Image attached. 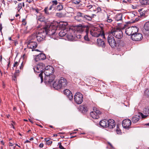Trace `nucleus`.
Segmentation results:
<instances>
[{
    "label": "nucleus",
    "instance_id": "nucleus-1",
    "mask_svg": "<svg viewBox=\"0 0 149 149\" xmlns=\"http://www.w3.org/2000/svg\"><path fill=\"white\" fill-rule=\"evenodd\" d=\"M84 28L82 27L77 28L76 30L70 28L68 30L64 29L61 30L59 33V35L60 37H63L67 34V39L70 41H76L77 39H80L81 37L80 33L84 31Z\"/></svg>",
    "mask_w": 149,
    "mask_h": 149
},
{
    "label": "nucleus",
    "instance_id": "nucleus-2",
    "mask_svg": "<svg viewBox=\"0 0 149 149\" xmlns=\"http://www.w3.org/2000/svg\"><path fill=\"white\" fill-rule=\"evenodd\" d=\"M57 25L51 24L49 26H47L45 28L41 29L37 33L36 36V39L38 42H40L44 40L46 35L51 36L52 38L55 39L54 36H56L55 32L56 30Z\"/></svg>",
    "mask_w": 149,
    "mask_h": 149
},
{
    "label": "nucleus",
    "instance_id": "nucleus-3",
    "mask_svg": "<svg viewBox=\"0 0 149 149\" xmlns=\"http://www.w3.org/2000/svg\"><path fill=\"white\" fill-rule=\"evenodd\" d=\"M66 80L63 77H61L59 80H56L53 84V86L56 89L58 90L64 88L67 85Z\"/></svg>",
    "mask_w": 149,
    "mask_h": 149
},
{
    "label": "nucleus",
    "instance_id": "nucleus-4",
    "mask_svg": "<svg viewBox=\"0 0 149 149\" xmlns=\"http://www.w3.org/2000/svg\"><path fill=\"white\" fill-rule=\"evenodd\" d=\"M45 68V65L42 63H38L36 66L33 67V69L35 72H41L39 74V78L41 80V83L43 81L42 74Z\"/></svg>",
    "mask_w": 149,
    "mask_h": 149
},
{
    "label": "nucleus",
    "instance_id": "nucleus-5",
    "mask_svg": "<svg viewBox=\"0 0 149 149\" xmlns=\"http://www.w3.org/2000/svg\"><path fill=\"white\" fill-rule=\"evenodd\" d=\"M35 39L36 36L35 35H33L28 37L27 47L29 48L34 49L37 47V44L36 42L34 41Z\"/></svg>",
    "mask_w": 149,
    "mask_h": 149
},
{
    "label": "nucleus",
    "instance_id": "nucleus-6",
    "mask_svg": "<svg viewBox=\"0 0 149 149\" xmlns=\"http://www.w3.org/2000/svg\"><path fill=\"white\" fill-rule=\"evenodd\" d=\"M110 33L118 39L121 38L123 36V33L121 30L116 28L111 30Z\"/></svg>",
    "mask_w": 149,
    "mask_h": 149
},
{
    "label": "nucleus",
    "instance_id": "nucleus-7",
    "mask_svg": "<svg viewBox=\"0 0 149 149\" xmlns=\"http://www.w3.org/2000/svg\"><path fill=\"white\" fill-rule=\"evenodd\" d=\"M91 35L93 36L98 37L100 35L103 36L104 33H101V30L97 28H94L90 31Z\"/></svg>",
    "mask_w": 149,
    "mask_h": 149
},
{
    "label": "nucleus",
    "instance_id": "nucleus-8",
    "mask_svg": "<svg viewBox=\"0 0 149 149\" xmlns=\"http://www.w3.org/2000/svg\"><path fill=\"white\" fill-rule=\"evenodd\" d=\"M75 102L78 104H81L83 101L82 95L80 92H77L74 97Z\"/></svg>",
    "mask_w": 149,
    "mask_h": 149
},
{
    "label": "nucleus",
    "instance_id": "nucleus-9",
    "mask_svg": "<svg viewBox=\"0 0 149 149\" xmlns=\"http://www.w3.org/2000/svg\"><path fill=\"white\" fill-rule=\"evenodd\" d=\"M54 68L51 66H47L45 67L43 70V72L45 76H47L51 74H52L54 73Z\"/></svg>",
    "mask_w": 149,
    "mask_h": 149
},
{
    "label": "nucleus",
    "instance_id": "nucleus-10",
    "mask_svg": "<svg viewBox=\"0 0 149 149\" xmlns=\"http://www.w3.org/2000/svg\"><path fill=\"white\" fill-rule=\"evenodd\" d=\"M108 42L110 45L112 47H114L116 45V42L113 36L109 33L108 37Z\"/></svg>",
    "mask_w": 149,
    "mask_h": 149
},
{
    "label": "nucleus",
    "instance_id": "nucleus-11",
    "mask_svg": "<svg viewBox=\"0 0 149 149\" xmlns=\"http://www.w3.org/2000/svg\"><path fill=\"white\" fill-rule=\"evenodd\" d=\"M142 38V34L139 33H133L131 36V38L132 40L136 41L140 40Z\"/></svg>",
    "mask_w": 149,
    "mask_h": 149
},
{
    "label": "nucleus",
    "instance_id": "nucleus-12",
    "mask_svg": "<svg viewBox=\"0 0 149 149\" xmlns=\"http://www.w3.org/2000/svg\"><path fill=\"white\" fill-rule=\"evenodd\" d=\"M101 114V112L99 110L96 109L95 111H92L90 113L91 116L93 118L97 119L99 118V116Z\"/></svg>",
    "mask_w": 149,
    "mask_h": 149
},
{
    "label": "nucleus",
    "instance_id": "nucleus-13",
    "mask_svg": "<svg viewBox=\"0 0 149 149\" xmlns=\"http://www.w3.org/2000/svg\"><path fill=\"white\" fill-rule=\"evenodd\" d=\"M131 124V121L129 119L124 120L122 123V125L123 127L125 129H128Z\"/></svg>",
    "mask_w": 149,
    "mask_h": 149
},
{
    "label": "nucleus",
    "instance_id": "nucleus-14",
    "mask_svg": "<svg viewBox=\"0 0 149 149\" xmlns=\"http://www.w3.org/2000/svg\"><path fill=\"white\" fill-rule=\"evenodd\" d=\"M46 58V56L45 54L42 53L36 55L34 57V60L36 62H38L41 60H44Z\"/></svg>",
    "mask_w": 149,
    "mask_h": 149
},
{
    "label": "nucleus",
    "instance_id": "nucleus-15",
    "mask_svg": "<svg viewBox=\"0 0 149 149\" xmlns=\"http://www.w3.org/2000/svg\"><path fill=\"white\" fill-rule=\"evenodd\" d=\"M114 17L112 14H107L105 17L104 22H105L111 23L113 20Z\"/></svg>",
    "mask_w": 149,
    "mask_h": 149
},
{
    "label": "nucleus",
    "instance_id": "nucleus-16",
    "mask_svg": "<svg viewBox=\"0 0 149 149\" xmlns=\"http://www.w3.org/2000/svg\"><path fill=\"white\" fill-rule=\"evenodd\" d=\"M55 76L53 74H51L50 75L45 76L44 78V80L46 82H48L51 83L54 80L55 78Z\"/></svg>",
    "mask_w": 149,
    "mask_h": 149
},
{
    "label": "nucleus",
    "instance_id": "nucleus-17",
    "mask_svg": "<svg viewBox=\"0 0 149 149\" xmlns=\"http://www.w3.org/2000/svg\"><path fill=\"white\" fill-rule=\"evenodd\" d=\"M107 127L109 128H113L115 126V121L113 119H109L107 120Z\"/></svg>",
    "mask_w": 149,
    "mask_h": 149
},
{
    "label": "nucleus",
    "instance_id": "nucleus-18",
    "mask_svg": "<svg viewBox=\"0 0 149 149\" xmlns=\"http://www.w3.org/2000/svg\"><path fill=\"white\" fill-rule=\"evenodd\" d=\"M64 93L67 96L70 100H71L72 99V94L70 90L67 89H65L64 91Z\"/></svg>",
    "mask_w": 149,
    "mask_h": 149
},
{
    "label": "nucleus",
    "instance_id": "nucleus-19",
    "mask_svg": "<svg viewBox=\"0 0 149 149\" xmlns=\"http://www.w3.org/2000/svg\"><path fill=\"white\" fill-rule=\"evenodd\" d=\"M52 24H53L55 25H57V26L56 27V29H57V27L58 26H59L60 27L65 28L66 26L68 25V23L67 22H61L58 23L56 22H54L53 23H52Z\"/></svg>",
    "mask_w": 149,
    "mask_h": 149
},
{
    "label": "nucleus",
    "instance_id": "nucleus-20",
    "mask_svg": "<svg viewBox=\"0 0 149 149\" xmlns=\"http://www.w3.org/2000/svg\"><path fill=\"white\" fill-rule=\"evenodd\" d=\"M140 118V115H139L138 113L137 115L133 116L132 119V123H135L137 122Z\"/></svg>",
    "mask_w": 149,
    "mask_h": 149
},
{
    "label": "nucleus",
    "instance_id": "nucleus-21",
    "mask_svg": "<svg viewBox=\"0 0 149 149\" xmlns=\"http://www.w3.org/2000/svg\"><path fill=\"white\" fill-rule=\"evenodd\" d=\"M97 43L98 46L104 47L105 46V43L103 40L100 38H98L97 40Z\"/></svg>",
    "mask_w": 149,
    "mask_h": 149
},
{
    "label": "nucleus",
    "instance_id": "nucleus-22",
    "mask_svg": "<svg viewBox=\"0 0 149 149\" xmlns=\"http://www.w3.org/2000/svg\"><path fill=\"white\" fill-rule=\"evenodd\" d=\"M86 9L89 10L91 11H96V7L94 5H91L89 6H86Z\"/></svg>",
    "mask_w": 149,
    "mask_h": 149
},
{
    "label": "nucleus",
    "instance_id": "nucleus-23",
    "mask_svg": "<svg viewBox=\"0 0 149 149\" xmlns=\"http://www.w3.org/2000/svg\"><path fill=\"white\" fill-rule=\"evenodd\" d=\"M107 120L106 119L103 120L101 121L100 123V125L102 127H107Z\"/></svg>",
    "mask_w": 149,
    "mask_h": 149
},
{
    "label": "nucleus",
    "instance_id": "nucleus-24",
    "mask_svg": "<svg viewBox=\"0 0 149 149\" xmlns=\"http://www.w3.org/2000/svg\"><path fill=\"white\" fill-rule=\"evenodd\" d=\"M123 14L121 13L117 14L114 17L115 20L117 21H121L122 20Z\"/></svg>",
    "mask_w": 149,
    "mask_h": 149
},
{
    "label": "nucleus",
    "instance_id": "nucleus-25",
    "mask_svg": "<svg viewBox=\"0 0 149 149\" xmlns=\"http://www.w3.org/2000/svg\"><path fill=\"white\" fill-rule=\"evenodd\" d=\"M134 27H130L127 28L125 30V33L128 35L130 36L132 34V30Z\"/></svg>",
    "mask_w": 149,
    "mask_h": 149
},
{
    "label": "nucleus",
    "instance_id": "nucleus-26",
    "mask_svg": "<svg viewBox=\"0 0 149 149\" xmlns=\"http://www.w3.org/2000/svg\"><path fill=\"white\" fill-rule=\"evenodd\" d=\"M44 11L45 14L47 15H51L53 14L52 12L48 10V7H46L45 8Z\"/></svg>",
    "mask_w": 149,
    "mask_h": 149
},
{
    "label": "nucleus",
    "instance_id": "nucleus-27",
    "mask_svg": "<svg viewBox=\"0 0 149 149\" xmlns=\"http://www.w3.org/2000/svg\"><path fill=\"white\" fill-rule=\"evenodd\" d=\"M139 1L142 5L149 4V1L148 0H139Z\"/></svg>",
    "mask_w": 149,
    "mask_h": 149
},
{
    "label": "nucleus",
    "instance_id": "nucleus-28",
    "mask_svg": "<svg viewBox=\"0 0 149 149\" xmlns=\"http://www.w3.org/2000/svg\"><path fill=\"white\" fill-rule=\"evenodd\" d=\"M20 32L22 33L26 34L29 31L27 30V27H24L20 30Z\"/></svg>",
    "mask_w": 149,
    "mask_h": 149
},
{
    "label": "nucleus",
    "instance_id": "nucleus-29",
    "mask_svg": "<svg viewBox=\"0 0 149 149\" xmlns=\"http://www.w3.org/2000/svg\"><path fill=\"white\" fill-rule=\"evenodd\" d=\"M144 28L146 31H149V22H146L144 24Z\"/></svg>",
    "mask_w": 149,
    "mask_h": 149
},
{
    "label": "nucleus",
    "instance_id": "nucleus-30",
    "mask_svg": "<svg viewBox=\"0 0 149 149\" xmlns=\"http://www.w3.org/2000/svg\"><path fill=\"white\" fill-rule=\"evenodd\" d=\"M80 109L82 110V112L84 113H86L88 111L87 108L84 106L81 107Z\"/></svg>",
    "mask_w": 149,
    "mask_h": 149
},
{
    "label": "nucleus",
    "instance_id": "nucleus-31",
    "mask_svg": "<svg viewBox=\"0 0 149 149\" xmlns=\"http://www.w3.org/2000/svg\"><path fill=\"white\" fill-rule=\"evenodd\" d=\"M91 17V15H84V19H85L91 21L92 19Z\"/></svg>",
    "mask_w": 149,
    "mask_h": 149
},
{
    "label": "nucleus",
    "instance_id": "nucleus-32",
    "mask_svg": "<svg viewBox=\"0 0 149 149\" xmlns=\"http://www.w3.org/2000/svg\"><path fill=\"white\" fill-rule=\"evenodd\" d=\"M76 16L81 18H84V14L80 12H78L77 13Z\"/></svg>",
    "mask_w": 149,
    "mask_h": 149
},
{
    "label": "nucleus",
    "instance_id": "nucleus-33",
    "mask_svg": "<svg viewBox=\"0 0 149 149\" xmlns=\"http://www.w3.org/2000/svg\"><path fill=\"white\" fill-rule=\"evenodd\" d=\"M63 8V6L61 4H60L56 7V10L58 11H60Z\"/></svg>",
    "mask_w": 149,
    "mask_h": 149
},
{
    "label": "nucleus",
    "instance_id": "nucleus-34",
    "mask_svg": "<svg viewBox=\"0 0 149 149\" xmlns=\"http://www.w3.org/2000/svg\"><path fill=\"white\" fill-rule=\"evenodd\" d=\"M73 3L76 4H78L81 2V0H72Z\"/></svg>",
    "mask_w": 149,
    "mask_h": 149
},
{
    "label": "nucleus",
    "instance_id": "nucleus-35",
    "mask_svg": "<svg viewBox=\"0 0 149 149\" xmlns=\"http://www.w3.org/2000/svg\"><path fill=\"white\" fill-rule=\"evenodd\" d=\"M22 3H19L17 6V10L18 12H19L20 10L22 8Z\"/></svg>",
    "mask_w": 149,
    "mask_h": 149
},
{
    "label": "nucleus",
    "instance_id": "nucleus-36",
    "mask_svg": "<svg viewBox=\"0 0 149 149\" xmlns=\"http://www.w3.org/2000/svg\"><path fill=\"white\" fill-rule=\"evenodd\" d=\"M145 95L146 96L149 97V90L147 89L145 90L144 92Z\"/></svg>",
    "mask_w": 149,
    "mask_h": 149
},
{
    "label": "nucleus",
    "instance_id": "nucleus-37",
    "mask_svg": "<svg viewBox=\"0 0 149 149\" xmlns=\"http://www.w3.org/2000/svg\"><path fill=\"white\" fill-rule=\"evenodd\" d=\"M74 18L76 20L79 22H80L81 20V18L77 16L74 17Z\"/></svg>",
    "mask_w": 149,
    "mask_h": 149
},
{
    "label": "nucleus",
    "instance_id": "nucleus-38",
    "mask_svg": "<svg viewBox=\"0 0 149 149\" xmlns=\"http://www.w3.org/2000/svg\"><path fill=\"white\" fill-rule=\"evenodd\" d=\"M20 62V61H19V62H17V61H16V62H15V63H14V64L13 65V67H16V68H17V67L18 66V65L19 63Z\"/></svg>",
    "mask_w": 149,
    "mask_h": 149
},
{
    "label": "nucleus",
    "instance_id": "nucleus-39",
    "mask_svg": "<svg viewBox=\"0 0 149 149\" xmlns=\"http://www.w3.org/2000/svg\"><path fill=\"white\" fill-rule=\"evenodd\" d=\"M139 115H140V116L141 117V116L142 118H146L147 116L144 115L142 113H139Z\"/></svg>",
    "mask_w": 149,
    "mask_h": 149
},
{
    "label": "nucleus",
    "instance_id": "nucleus-40",
    "mask_svg": "<svg viewBox=\"0 0 149 149\" xmlns=\"http://www.w3.org/2000/svg\"><path fill=\"white\" fill-rule=\"evenodd\" d=\"M52 3L55 5L56 6L58 4V2L56 0H54L52 1Z\"/></svg>",
    "mask_w": 149,
    "mask_h": 149
},
{
    "label": "nucleus",
    "instance_id": "nucleus-41",
    "mask_svg": "<svg viewBox=\"0 0 149 149\" xmlns=\"http://www.w3.org/2000/svg\"><path fill=\"white\" fill-rule=\"evenodd\" d=\"M58 144L59 145V148L60 149H65V148H64L63 146H62L61 143H59Z\"/></svg>",
    "mask_w": 149,
    "mask_h": 149
},
{
    "label": "nucleus",
    "instance_id": "nucleus-42",
    "mask_svg": "<svg viewBox=\"0 0 149 149\" xmlns=\"http://www.w3.org/2000/svg\"><path fill=\"white\" fill-rule=\"evenodd\" d=\"M24 64L23 63V62H22L20 65L19 67V68L20 70H22L23 69V67L24 66Z\"/></svg>",
    "mask_w": 149,
    "mask_h": 149
},
{
    "label": "nucleus",
    "instance_id": "nucleus-43",
    "mask_svg": "<svg viewBox=\"0 0 149 149\" xmlns=\"http://www.w3.org/2000/svg\"><path fill=\"white\" fill-rule=\"evenodd\" d=\"M85 32L86 33V35L85 36H88V30L87 29H86Z\"/></svg>",
    "mask_w": 149,
    "mask_h": 149
},
{
    "label": "nucleus",
    "instance_id": "nucleus-44",
    "mask_svg": "<svg viewBox=\"0 0 149 149\" xmlns=\"http://www.w3.org/2000/svg\"><path fill=\"white\" fill-rule=\"evenodd\" d=\"M38 20L40 22L43 21L44 20V18L43 17H39L38 18Z\"/></svg>",
    "mask_w": 149,
    "mask_h": 149
},
{
    "label": "nucleus",
    "instance_id": "nucleus-45",
    "mask_svg": "<svg viewBox=\"0 0 149 149\" xmlns=\"http://www.w3.org/2000/svg\"><path fill=\"white\" fill-rule=\"evenodd\" d=\"M84 39L86 40L87 41H89V39L88 38V36H84Z\"/></svg>",
    "mask_w": 149,
    "mask_h": 149
},
{
    "label": "nucleus",
    "instance_id": "nucleus-46",
    "mask_svg": "<svg viewBox=\"0 0 149 149\" xmlns=\"http://www.w3.org/2000/svg\"><path fill=\"white\" fill-rule=\"evenodd\" d=\"M18 76L17 74H15L14 77L13 78V80L15 81L16 80V78Z\"/></svg>",
    "mask_w": 149,
    "mask_h": 149
},
{
    "label": "nucleus",
    "instance_id": "nucleus-47",
    "mask_svg": "<svg viewBox=\"0 0 149 149\" xmlns=\"http://www.w3.org/2000/svg\"><path fill=\"white\" fill-rule=\"evenodd\" d=\"M26 22L24 19L22 20V24L25 25L26 24Z\"/></svg>",
    "mask_w": 149,
    "mask_h": 149
},
{
    "label": "nucleus",
    "instance_id": "nucleus-48",
    "mask_svg": "<svg viewBox=\"0 0 149 149\" xmlns=\"http://www.w3.org/2000/svg\"><path fill=\"white\" fill-rule=\"evenodd\" d=\"M51 6L53 8L54 10L55 9V8H56V7H55L56 5L52 3V5Z\"/></svg>",
    "mask_w": 149,
    "mask_h": 149
},
{
    "label": "nucleus",
    "instance_id": "nucleus-49",
    "mask_svg": "<svg viewBox=\"0 0 149 149\" xmlns=\"http://www.w3.org/2000/svg\"><path fill=\"white\" fill-rule=\"evenodd\" d=\"M101 10V8L100 7L96 8V11L97 12H99Z\"/></svg>",
    "mask_w": 149,
    "mask_h": 149
},
{
    "label": "nucleus",
    "instance_id": "nucleus-50",
    "mask_svg": "<svg viewBox=\"0 0 149 149\" xmlns=\"http://www.w3.org/2000/svg\"><path fill=\"white\" fill-rule=\"evenodd\" d=\"M52 143V141L50 140L48 141L47 142V144L48 145H50Z\"/></svg>",
    "mask_w": 149,
    "mask_h": 149
},
{
    "label": "nucleus",
    "instance_id": "nucleus-51",
    "mask_svg": "<svg viewBox=\"0 0 149 149\" xmlns=\"http://www.w3.org/2000/svg\"><path fill=\"white\" fill-rule=\"evenodd\" d=\"M50 139L49 138H46L45 139V141L47 142L48 141L50 140Z\"/></svg>",
    "mask_w": 149,
    "mask_h": 149
},
{
    "label": "nucleus",
    "instance_id": "nucleus-52",
    "mask_svg": "<svg viewBox=\"0 0 149 149\" xmlns=\"http://www.w3.org/2000/svg\"><path fill=\"white\" fill-rule=\"evenodd\" d=\"M39 146L40 148H42L43 146V144L42 143H40L39 145Z\"/></svg>",
    "mask_w": 149,
    "mask_h": 149
},
{
    "label": "nucleus",
    "instance_id": "nucleus-53",
    "mask_svg": "<svg viewBox=\"0 0 149 149\" xmlns=\"http://www.w3.org/2000/svg\"><path fill=\"white\" fill-rule=\"evenodd\" d=\"M33 0H26V2H28L29 3H30L33 1Z\"/></svg>",
    "mask_w": 149,
    "mask_h": 149
},
{
    "label": "nucleus",
    "instance_id": "nucleus-54",
    "mask_svg": "<svg viewBox=\"0 0 149 149\" xmlns=\"http://www.w3.org/2000/svg\"><path fill=\"white\" fill-rule=\"evenodd\" d=\"M23 57L24 59L26 58H27V56L25 54H24L23 55Z\"/></svg>",
    "mask_w": 149,
    "mask_h": 149
},
{
    "label": "nucleus",
    "instance_id": "nucleus-55",
    "mask_svg": "<svg viewBox=\"0 0 149 149\" xmlns=\"http://www.w3.org/2000/svg\"><path fill=\"white\" fill-rule=\"evenodd\" d=\"M116 132L118 134H119L120 133V131L119 130H117Z\"/></svg>",
    "mask_w": 149,
    "mask_h": 149
},
{
    "label": "nucleus",
    "instance_id": "nucleus-56",
    "mask_svg": "<svg viewBox=\"0 0 149 149\" xmlns=\"http://www.w3.org/2000/svg\"><path fill=\"white\" fill-rule=\"evenodd\" d=\"M96 15L95 14H93L91 15V18L92 19L94 17V16H95Z\"/></svg>",
    "mask_w": 149,
    "mask_h": 149
},
{
    "label": "nucleus",
    "instance_id": "nucleus-57",
    "mask_svg": "<svg viewBox=\"0 0 149 149\" xmlns=\"http://www.w3.org/2000/svg\"><path fill=\"white\" fill-rule=\"evenodd\" d=\"M19 72V70H16L15 73H16L15 74H17L18 75V74H17V73H18Z\"/></svg>",
    "mask_w": 149,
    "mask_h": 149
},
{
    "label": "nucleus",
    "instance_id": "nucleus-58",
    "mask_svg": "<svg viewBox=\"0 0 149 149\" xmlns=\"http://www.w3.org/2000/svg\"><path fill=\"white\" fill-rule=\"evenodd\" d=\"M52 9H53V8L51 6H50L49 8H48V9L50 11Z\"/></svg>",
    "mask_w": 149,
    "mask_h": 149
},
{
    "label": "nucleus",
    "instance_id": "nucleus-59",
    "mask_svg": "<svg viewBox=\"0 0 149 149\" xmlns=\"http://www.w3.org/2000/svg\"><path fill=\"white\" fill-rule=\"evenodd\" d=\"M2 29V25L1 24L0 27V30L1 31Z\"/></svg>",
    "mask_w": 149,
    "mask_h": 149
},
{
    "label": "nucleus",
    "instance_id": "nucleus-60",
    "mask_svg": "<svg viewBox=\"0 0 149 149\" xmlns=\"http://www.w3.org/2000/svg\"><path fill=\"white\" fill-rule=\"evenodd\" d=\"M1 2H2V3H3V4H5V1H4V0H1Z\"/></svg>",
    "mask_w": 149,
    "mask_h": 149
},
{
    "label": "nucleus",
    "instance_id": "nucleus-61",
    "mask_svg": "<svg viewBox=\"0 0 149 149\" xmlns=\"http://www.w3.org/2000/svg\"><path fill=\"white\" fill-rule=\"evenodd\" d=\"M91 4H90L89 3H88V4H86L85 5V7L86 8V6H89V5H90Z\"/></svg>",
    "mask_w": 149,
    "mask_h": 149
},
{
    "label": "nucleus",
    "instance_id": "nucleus-62",
    "mask_svg": "<svg viewBox=\"0 0 149 149\" xmlns=\"http://www.w3.org/2000/svg\"><path fill=\"white\" fill-rule=\"evenodd\" d=\"M30 141L29 140H26L25 143H30Z\"/></svg>",
    "mask_w": 149,
    "mask_h": 149
},
{
    "label": "nucleus",
    "instance_id": "nucleus-63",
    "mask_svg": "<svg viewBox=\"0 0 149 149\" xmlns=\"http://www.w3.org/2000/svg\"><path fill=\"white\" fill-rule=\"evenodd\" d=\"M10 64V61H9V63L7 65V69L8 68Z\"/></svg>",
    "mask_w": 149,
    "mask_h": 149
},
{
    "label": "nucleus",
    "instance_id": "nucleus-64",
    "mask_svg": "<svg viewBox=\"0 0 149 149\" xmlns=\"http://www.w3.org/2000/svg\"><path fill=\"white\" fill-rule=\"evenodd\" d=\"M33 140V137H31V138H30V141H32Z\"/></svg>",
    "mask_w": 149,
    "mask_h": 149
}]
</instances>
